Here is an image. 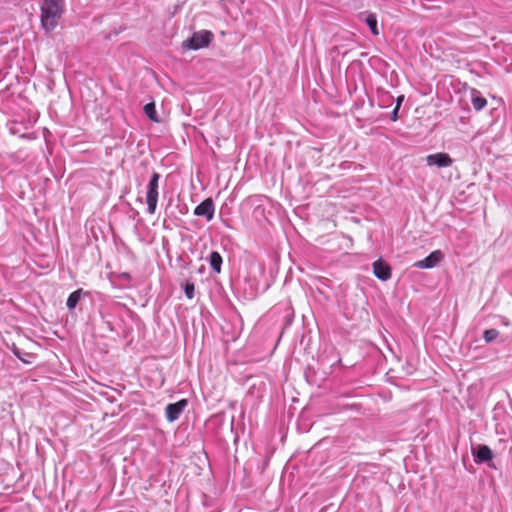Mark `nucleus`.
<instances>
[{"mask_svg": "<svg viewBox=\"0 0 512 512\" xmlns=\"http://www.w3.org/2000/svg\"><path fill=\"white\" fill-rule=\"evenodd\" d=\"M214 213L215 205L211 198L205 199L194 209V214L196 216L205 217L207 221H211L213 219Z\"/></svg>", "mask_w": 512, "mask_h": 512, "instance_id": "nucleus-6", "label": "nucleus"}, {"mask_svg": "<svg viewBox=\"0 0 512 512\" xmlns=\"http://www.w3.org/2000/svg\"><path fill=\"white\" fill-rule=\"evenodd\" d=\"M187 405L188 401L186 399H181L176 403L168 404L165 408L166 419L169 422L176 421L180 417L184 409L187 407Z\"/></svg>", "mask_w": 512, "mask_h": 512, "instance_id": "nucleus-5", "label": "nucleus"}, {"mask_svg": "<svg viewBox=\"0 0 512 512\" xmlns=\"http://www.w3.org/2000/svg\"><path fill=\"white\" fill-rule=\"evenodd\" d=\"M443 259V254L440 250L431 252L426 258L415 262L414 266L420 269H429L437 266Z\"/></svg>", "mask_w": 512, "mask_h": 512, "instance_id": "nucleus-7", "label": "nucleus"}, {"mask_svg": "<svg viewBox=\"0 0 512 512\" xmlns=\"http://www.w3.org/2000/svg\"><path fill=\"white\" fill-rule=\"evenodd\" d=\"M393 99V96L390 95L389 93H384L382 96H381V102L383 105H387L388 102H390L391 100Z\"/></svg>", "mask_w": 512, "mask_h": 512, "instance_id": "nucleus-17", "label": "nucleus"}, {"mask_svg": "<svg viewBox=\"0 0 512 512\" xmlns=\"http://www.w3.org/2000/svg\"><path fill=\"white\" fill-rule=\"evenodd\" d=\"M195 286L193 283L187 282L184 286V292L188 299H192L194 297Z\"/></svg>", "mask_w": 512, "mask_h": 512, "instance_id": "nucleus-16", "label": "nucleus"}, {"mask_svg": "<svg viewBox=\"0 0 512 512\" xmlns=\"http://www.w3.org/2000/svg\"><path fill=\"white\" fill-rule=\"evenodd\" d=\"M213 39V33L208 30H201L193 33V35L184 42V46L192 49L198 50L204 47H207Z\"/></svg>", "mask_w": 512, "mask_h": 512, "instance_id": "nucleus-4", "label": "nucleus"}, {"mask_svg": "<svg viewBox=\"0 0 512 512\" xmlns=\"http://www.w3.org/2000/svg\"><path fill=\"white\" fill-rule=\"evenodd\" d=\"M81 296H82L81 289H78V290L72 292L69 295L67 302H66L68 309H70V310L74 309L77 306V304L79 303Z\"/></svg>", "mask_w": 512, "mask_h": 512, "instance_id": "nucleus-12", "label": "nucleus"}, {"mask_svg": "<svg viewBox=\"0 0 512 512\" xmlns=\"http://www.w3.org/2000/svg\"><path fill=\"white\" fill-rule=\"evenodd\" d=\"M63 1L62 0H44L41 5V25L47 32L53 31L62 16Z\"/></svg>", "mask_w": 512, "mask_h": 512, "instance_id": "nucleus-1", "label": "nucleus"}, {"mask_svg": "<svg viewBox=\"0 0 512 512\" xmlns=\"http://www.w3.org/2000/svg\"><path fill=\"white\" fill-rule=\"evenodd\" d=\"M208 262L211 266V268L216 272H221V266H222V256L217 251H212L208 257Z\"/></svg>", "mask_w": 512, "mask_h": 512, "instance_id": "nucleus-10", "label": "nucleus"}, {"mask_svg": "<svg viewBox=\"0 0 512 512\" xmlns=\"http://www.w3.org/2000/svg\"><path fill=\"white\" fill-rule=\"evenodd\" d=\"M144 112L146 116L153 122H159V118L156 112L155 104L153 102L147 103L144 106Z\"/></svg>", "mask_w": 512, "mask_h": 512, "instance_id": "nucleus-13", "label": "nucleus"}, {"mask_svg": "<svg viewBox=\"0 0 512 512\" xmlns=\"http://www.w3.org/2000/svg\"><path fill=\"white\" fill-rule=\"evenodd\" d=\"M160 174L157 172H153L152 176L147 184L146 191V203H147V211L149 214L153 215L156 212L158 197H159V180Z\"/></svg>", "mask_w": 512, "mask_h": 512, "instance_id": "nucleus-3", "label": "nucleus"}, {"mask_svg": "<svg viewBox=\"0 0 512 512\" xmlns=\"http://www.w3.org/2000/svg\"><path fill=\"white\" fill-rule=\"evenodd\" d=\"M427 165L437 167H449L452 165L451 157L446 153L430 154L426 157Z\"/></svg>", "mask_w": 512, "mask_h": 512, "instance_id": "nucleus-8", "label": "nucleus"}, {"mask_svg": "<svg viewBox=\"0 0 512 512\" xmlns=\"http://www.w3.org/2000/svg\"><path fill=\"white\" fill-rule=\"evenodd\" d=\"M403 100H404V96H403V95L399 96V97L397 98V100H396V107H399V108H400V106H401V104H402V101H403Z\"/></svg>", "mask_w": 512, "mask_h": 512, "instance_id": "nucleus-20", "label": "nucleus"}, {"mask_svg": "<svg viewBox=\"0 0 512 512\" xmlns=\"http://www.w3.org/2000/svg\"><path fill=\"white\" fill-rule=\"evenodd\" d=\"M13 352H14L15 356H17L20 360H22V361H24V362H28L27 360H25L24 358H22V356L20 355V351H19V349L14 348V349H13Z\"/></svg>", "mask_w": 512, "mask_h": 512, "instance_id": "nucleus-19", "label": "nucleus"}, {"mask_svg": "<svg viewBox=\"0 0 512 512\" xmlns=\"http://www.w3.org/2000/svg\"><path fill=\"white\" fill-rule=\"evenodd\" d=\"M399 107H396L394 108V110L392 111V114H391V120L392 121H396L398 119V112H399Z\"/></svg>", "mask_w": 512, "mask_h": 512, "instance_id": "nucleus-18", "label": "nucleus"}, {"mask_svg": "<svg viewBox=\"0 0 512 512\" xmlns=\"http://www.w3.org/2000/svg\"><path fill=\"white\" fill-rule=\"evenodd\" d=\"M373 273L375 277L382 281H387L391 278V268L381 259L373 263Z\"/></svg>", "mask_w": 512, "mask_h": 512, "instance_id": "nucleus-9", "label": "nucleus"}, {"mask_svg": "<svg viewBox=\"0 0 512 512\" xmlns=\"http://www.w3.org/2000/svg\"><path fill=\"white\" fill-rule=\"evenodd\" d=\"M471 453L476 464H486L491 469H498L497 465L493 461L494 453L489 446L485 444L472 445Z\"/></svg>", "mask_w": 512, "mask_h": 512, "instance_id": "nucleus-2", "label": "nucleus"}, {"mask_svg": "<svg viewBox=\"0 0 512 512\" xmlns=\"http://www.w3.org/2000/svg\"><path fill=\"white\" fill-rule=\"evenodd\" d=\"M498 337L499 331L496 329H487L483 332V339L487 344L494 342Z\"/></svg>", "mask_w": 512, "mask_h": 512, "instance_id": "nucleus-15", "label": "nucleus"}, {"mask_svg": "<svg viewBox=\"0 0 512 512\" xmlns=\"http://www.w3.org/2000/svg\"><path fill=\"white\" fill-rule=\"evenodd\" d=\"M471 96H472V99H471L472 105L475 110L480 111L486 106L487 100L481 96L479 91H477L476 89H473L471 92Z\"/></svg>", "mask_w": 512, "mask_h": 512, "instance_id": "nucleus-11", "label": "nucleus"}, {"mask_svg": "<svg viewBox=\"0 0 512 512\" xmlns=\"http://www.w3.org/2000/svg\"><path fill=\"white\" fill-rule=\"evenodd\" d=\"M365 22L368 25V27L370 28L373 35L379 34L378 27H377V18L374 14L367 15L365 18Z\"/></svg>", "mask_w": 512, "mask_h": 512, "instance_id": "nucleus-14", "label": "nucleus"}]
</instances>
